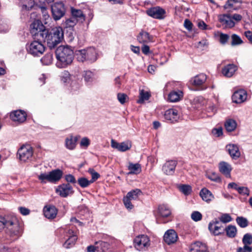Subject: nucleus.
<instances>
[{
  "label": "nucleus",
  "instance_id": "nucleus-1",
  "mask_svg": "<svg viewBox=\"0 0 252 252\" xmlns=\"http://www.w3.org/2000/svg\"><path fill=\"white\" fill-rule=\"evenodd\" d=\"M41 34L42 36L40 40L42 39L46 42L50 49L54 48L63 39V32L60 27L54 28L50 31L46 30Z\"/></svg>",
  "mask_w": 252,
  "mask_h": 252
},
{
  "label": "nucleus",
  "instance_id": "nucleus-2",
  "mask_svg": "<svg viewBox=\"0 0 252 252\" xmlns=\"http://www.w3.org/2000/svg\"><path fill=\"white\" fill-rule=\"evenodd\" d=\"M57 60L56 65L59 68H64L70 64L74 59L73 50L68 46H60L56 51Z\"/></svg>",
  "mask_w": 252,
  "mask_h": 252
},
{
  "label": "nucleus",
  "instance_id": "nucleus-3",
  "mask_svg": "<svg viewBox=\"0 0 252 252\" xmlns=\"http://www.w3.org/2000/svg\"><path fill=\"white\" fill-rule=\"evenodd\" d=\"M75 56L77 60L79 62H87L93 63L97 60L99 54L95 48L90 47L76 51Z\"/></svg>",
  "mask_w": 252,
  "mask_h": 252
},
{
  "label": "nucleus",
  "instance_id": "nucleus-4",
  "mask_svg": "<svg viewBox=\"0 0 252 252\" xmlns=\"http://www.w3.org/2000/svg\"><path fill=\"white\" fill-rule=\"evenodd\" d=\"M5 228L11 237H19L22 233V228L16 218H8Z\"/></svg>",
  "mask_w": 252,
  "mask_h": 252
},
{
  "label": "nucleus",
  "instance_id": "nucleus-5",
  "mask_svg": "<svg viewBox=\"0 0 252 252\" xmlns=\"http://www.w3.org/2000/svg\"><path fill=\"white\" fill-rule=\"evenodd\" d=\"M133 244L137 251H144L150 246V239L147 235H139L134 238Z\"/></svg>",
  "mask_w": 252,
  "mask_h": 252
},
{
  "label": "nucleus",
  "instance_id": "nucleus-6",
  "mask_svg": "<svg viewBox=\"0 0 252 252\" xmlns=\"http://www.w3.org/2000/svg\"><path fill=\"white\" fill-rule=\"evenodd\" d=\"M45 47L41 41L34 40L29 45L28 50L30 54L34 56H38L45 51Z\"/></svg>",
  "mask_w": 252,
  "mask_h": 252
},
{
  "label": "nucleus",
  "instance_id": "nucleus-7",
  "mask_svg": "<svg viewBox=\"0 0 252 252\" xmlns=\"http://www.w3.org/2000/svg\"><path fill=\"white\" fill-rule=\"evenodd\" d=\"M46 30L44 29V26L39 20L34 21L30 25V31L31 33L35 36V39L40 40L42 36V33L44 32Z\"/></svg>",
  "mask_w": 252,
  "mask_h": 252
},
{
  "label": "nucleus",
  "instance_id": "nucleus-8",
  "mask_svg": "<svg viewBox=\"0 0 252 252\" xmlns=\"http://www.w3.org/2000/svg\"><path fill=\"white\" fill-rule=\"evenodd\" d=\"M53 17L55 20L60 19L65 14V8L62 2H56L51 6Z\"/></svg>",
  "mask_w": 252,
  "mask_h": 252
},
{
  "label": "nucleus",
  "instance_id": "nucleus-9",
  "mask_svg": "<svg viewBox=\"0 0 252 252\" xmlns=\"http://www.w3.org/2000/svg\"><path fill=\"white\" fill-rule=\"evenodd\" d=\"M74 76L71 75L67 71H63L61 75V80L64 83H70L72 90L76 91L80 88V85L73 79Z\"/></svg>",
  "mask_w": 252,
  "mask_h": 252
},
{
  "label": "nucleus",
  "instance_id": "nucleus-10",
  "mask_svg": "<svg viewBox=\"0 0 252 252\" xmlns=\"http://www.w3.org/2000/svg\"><path fill=\"white\" fill-rule=\"evenodd\" d=\"M32 154V149L30 146H23L18 151L19 158L23 162H26L30 159Z\"/></svg>",
  "mask_w": 252,
  "mask_h": 252
},
{
  "label": "nucleus",
  "instance_id": "nucleus-11",
  "mask_svg": "<svg viewBox=\"0 0 252 252\" xmlns=\"http://www.w3.org/2000/svg\"><path fill=\"white\" fill-rule=\"evenodd\" d=\"M208 229L210 232L215 236L223 234L224 229L221 223L217 219L211 221L208 225Z\"/></svg>",
  "mask_w": 252,
  "mask_h": 252
},
{
  "label": "nucleus",
  "instance_id": "nucleus-12",
  "mask_svg": "<svg viewBox=\"0 0 252 252\" xmlns=\"http://www.w3.org/2000/svg\"><path fill=\"white\" fill-rule=\"evenodd\" d=\"M146 13L154 18L162 19L165 17V11L159 6H156L147 9Z\"/></svg>",
  "mask_w": 252,
  "mask_h": 252
},
{
  "label": "nucleus",
  "instance_id": "nucleus-13",
  "mask_svg": "<svg viewBox=\"0 0 252 252\" xmlns=\"http://www.w3.org/2000/svg\"><path fill=\"white\" fill-rule=\"evenodd\" d=\"M56 192L63 197H66L73 194L74 191L69 184H63L59 186L56 189Z\"/></svg>",
  "mask_w": 252,
  "mask_h": 252
},
{
  "label": "nucleus",
  "instance_id": "nucleus-14",
  "mask_svg": "<svg viewBox=\"0 0 252 252\" xmlns=\"http://www.w3.org/2000/svg\"><path fill=\"white\" fill-rule=\"evenodd\" d=\"M206 79V75L204 73H201L192 78L190 80V82L193 85L196 87H201V89L204 90L207 88V87L203 86Z\"/></svg>",
  "mask_w": 252,
  "mask_h": 252
},
{
  "label": "nucleus",
  "instance_id": "nucleus-15",
  "mask_svg": "<svg viewBox=\"0 0 252 252\" xmlns=\"http://www.w3.org/2000/svg\"><path fill=\"white\" fill-rule=\"evenodd\" d=\"M164 242L168 245L175 243L178 239V235L175 230L173 229L168 230L163 236Z\"/></svg>",
  "mask_w": 252,
  "mask_h": 252
},
{
  "label": "nucleus",
  "instance_id": "nucleus-16",
  "mask_svg": "<svg viewBox=\"0 0 252 252\" xmlns=\"http://www.w3.org/2000/svg\"><path fill=\"white\" fill-rule=\"evenodd\" d=\"M10 116L13 121L21 123L26 120L27 114L22 110H16L11 112Z\"/></svg>",
  "mask_w": 252,
  "mask_h": 252
},
{
  "label": "nucleus",
  "instance_id": "nucleus-17",
  "mask_svg": "<svg viewBox=\"0 0 252 252\" xmlns=\"http://www.w3.org/2000/svg\"><path fill=\"white\" fill-rule=\"evenodd\" d=\"M226 148L232 159L236 160L240 157L241 153L237 145L229 144L226 145Z\"/></svg>",
  "mask_w": 252,
  "mask_h": 252
},
{
  "label": "nucleus",
  "instance_id": "nucleus-18",
  "mask_svg": "<svg viewBox=\"0 0 252 252\" xmlns=\"http://www.w3.org/2000/svg\"><path fill=\"white\" fill-rule=\"evenodd\" d=\"M164 117L166 120L174 123L178 120L180 115L176 109H169L165 112Z\"/></svg>",
  "mask_w": 252,
  "mask_h": 252
},
{
  "label": "nucleus",
  "instance_id": "nucleus-19",
  "mask_svg": "<svg viewBox=\"0 0 252 252\" xmlns=\"http://www.w3.org/2000/svg\"><path fill=\"white\" fill-rule=\"evenodd\" d=\"M219 169L220 172L226 178H230V173L232 168L229 163L225 161H221L219 164Z\"/></svg>",
  "mask_w": 252,
  "mask_h": 252
},
{
  "label": "nucleus",
  "instance_id": "nucleus-20",
  "mask_svg": "<svg viewBox=\"0 0 252 252\" xmlns=\"http://www.w3.org/2000/svg\"><path fill=\"white\" fill-rule=\"evenodd\" d=\"M177 163V161L173 160L166 161L163 166V171L166 175H172L174 173Z\"/></svg>",
  "mask_w": 252,
  "mask_h": 252
},
{
  "label": "nucleus",
  "instance_id": "nucleus-21",
  "mask_svg": "<svg viewBox=\"0 0 252 252\" xmlns=\"http://www.w3.org/2000/svg\"><path fill=\"white\" fill-rule=\"evenodd\" d=\"M247 97L246 91L241 90L235 92L232 97L233 101L236 103H241L245 101Z\"/></svg>",
  "mask_w": 252,
  "mask_h": 252
},
{
  "label": "nucleus",
  "instance_id": "nucleus-22",
  "mask_svg": "<svg viewBox=\"0 0 252 252\" xmlns=\"http://www.w3.org/2000/svg\"><path fill=\"white\" fill-rule=\"evenodd\" d=\"M127 170L128 171L127 172V176L130 175H137L142 172V167L141 164L138 163L129 162Z\"/></svg>",
  "mask_w": 252,
  "mask_h": 252
},
{
  "label": "nucleus",
  "instance_id": "nucleus-23",
  "mask_svg": "<svg viewBox=\"0 0 252 252\" xmlns=\"http://www.w3.org/2000/svg\"><path fill=\"white\" fill-rule=\"evenodd\" d=\"M220 22L225 27L231 28L235 26V23L229 14H222L219 16Z\"/></svg>",
  "mask_w": 252,
  "mask_h": 252
},
{
  "label": "nucleus",
  "instance_id": "nucleus-24",
  "mask_svg": "<svg viewBox=\"0 0 252 252\" xmlns=\"http://www.w3.org/2000/svg\"><path fill=\"white\" fill-rule=\"evenodd\" d=\"M43 212L46 218L53 219L56 217L58 210L54 206H46L44 208Z\"/></svg>",
  "mask_w": 252,
  "mask_h": 252
},
{
  "label": "nucleus",
  "instance_id": "nucleus-25",
  "mask_svg": "<svg viewBox=\"0 0 252 252\" xmlns=\"http://www.w3.org/2000/svg\"><path fill=\"white\" fill-rule=\"evenodd\" d=\"M237 66L234 64L225 65L222 70V74L227 77H231L237 70Z\"/></svg>",
  "mask_w": 252,
  "mask_h": 252
},
{
  "label": "nucleus",
  "instance_id": "nucleus-26",
  "mask_svg": "<svg viewBox=\"0 0 252 252\" xmlns=\"http://www.w3.org/2000/svg\"><path fill=\"white\" fill-rule=\"evenodd\" d=\"M77 140V137L73 136L72 135L66 137L65 139V147L69 150H74L76 146V142Z\"/></svg>",
  "mask_w": 252,
  "mask_h": 252
},
{
  "label": "nucleus",
  "instance_id": "nucleus-27",
  "mask_svg": "<svg viewBox=\"0 0 252 252\" xmlns=\"http://www.w3.org/2000/svg\"><path fill=\"white\" fill-rule=\"evenodd\" d=\"M138 41L141 43H147L152 41L153 37L145 31H142L140 32L137 37Z\"/></svg>",
  "mask_w": 252,
  "mask_h": 252
},
{
  "label": "nucleus",
  "instance_id": "nucleus-28",
  "mask_svg": "<svg viewBox=\"0 0 252 252\" xmlns=\"http://www.w3.org/2000/svg\"><path fill=\"white\" fill-rule=\"evenodd\" d=\"M190 252H209L206 246L201 242H197L190 246Z\"/></svg>",
  "mask_w": 252,
  "mask_h": 252
},
{
  "label": "nucleus",
  "instance_id": "nucleus-29",
  "mask_svg": "<svg viewBox=\"0 0 252 252\" xmlns=\"http://www.w3.org/2000/svg\"><path fill=\"white\" fill-rule=\"evenodd\" d=\"M200 195L203 200L207 203H209L214 198L212 192L206 188H203L200 190Z\"/></svg>",
  "mask_w": 252,
  "mask_h": 252
},
{
  "label": "nucleus",
  "instance_id": "nucleus-30",
  "mask_svg": "<svg viewBox=\"0 0 252 252\" xmlns=\"http://www.w3.org/2000/svg\"><path fill=\"white\" fill-rule=\"evenodd\" d=\"M71 11L72 16L77 20L78 22L83 23L85 21V16L82 10L71 8Z\"/></svg>",
  "mask_w": 252,
  "mask_h": 252
},
{
  "label": "nucleus",
  "instance_id": "nucleus-31",
  "mask_svg": "<svg viewBox=\"0 0 252 252\" xmlns=\"http://www.w3.org/2000/svg\"><path fill=\"white\" fill-rule=\"evenodd\" d=\"M63 175L62 171L56 169L49 172L50 182H56L60 180Z\"/></svg>",
  "mask_w": 252,
  "mask_h": 252
},
{
  "label": "nucleus",
  "instance_id": "nucleus-32",
  "mask_svg": "<svg viewBox=\"0 0 252 252\" xmlns=\"http://www.w3.org/2000/svg\"><path fill=\"white\" fill-rule=\"evenodd\" d=\"M158 217L167 218L171 214V211L166 205H161L158 207Z\"/></svg>",
  "mask_w": 252,
  "mask_h": 252
},
{
  "label": "nucleus",
  "instance_id": "nucleus-33",
  "mask_svg": "<svg viewBox=\"0 0 252 252\" xmlns=\"http://www.w3.org/2000/svg\"><path fill=\"white\" fill-rule=\"evenodd\" d=\"M183 97V93L181 91H172L168 95V99L171 102H177Z\"/></svg>",
  "mask_w": 252,
  "mask_h": 252
},
{
  "label": "nucleus",
  "instance_id": "nucleus-34",
  "mask_svg": "<svg viewBox=\"0 0 252 252\" xmlns=\"http://www.w3.org/2000/svg\"><path fill=\"white\" fill-rule=\"evenodd\" d=\"M111 146L113 148L116 149L120 152L126 151V143L125 142L118 143L112 139L111 140Z\"/></svg>",
  "mask_w": 252,
  "mask_h": 252
},
{
  "label": "nucleus",
  "instance_id": "nucleus-35",
  "mask_svg": "<svg viewBox=\"0 0 252 252\" xmlns=\"http://www.w3.org/2000/svg\"><path fill=\"white\" fill-rule=\"evenodd\" d=\"M19 4L22 9L29 10L34 4V0H19Z\"/></svg>",
  "mask_w": 252,
  "mask_h": 252
},
{
  "label": "nucleus",
  "instance_id": "nucleus-36",
  "mask_svg": "<svg viewBox=\"0 0 252 252\" xmlns=\"http://www.w3.org/2000/svg\"><path fill=\"white\" fill-rule=\"evenodd\" d=\"M226 235L229 238H234L236 236L237 229L235 226L232 225H229L226 227L224 228Z\"/></svg>",
  "mask_w": 252,
  "mask_h": 252
},
{
  "label": "nucleus",
  "instance_id": "nucleus-37",
  "mask_svg": "<svg viewBox=\"0 0 252 252\" xmlns=\"http://www.w3.org/2000/svg\"><path fill=\"white\" fill-rule=\"evenodd\" d=\"M224 126L227 131L231 132L236 129L237 123L234 120L230 119L226 121Z\"/></svg>",
  "mask_w": 252,
  "mask_h": 252
},
{
  "label": "nucleus",
  "instance_id": "nucleus-38",
  "mask_svg": "<svg viewBox=\"0 0 252 252\" xmlns=\"http://www.w3.org/2000/svg\"><path fill=\"white\" fill-rule=\"evenodd\" d=\"M96 251L98 252H104L109 247V244L105 242L98 241L95 242Z\"/></svg>",
  "mask_w": 252,
  "mask_h": 252
},
{
  "label": "nucleus",
  "instance_id": "nucleus-39",
  "mask_svg": "<svg viewBox=\"0 0 252 252\" xmlns=\"http://www.w3.org/2000/svg\"><path fill=\"white\" fill-rule=\"evenodd\" d=\"M141 193V191L140 189H133L127 193V200H136L138 198Z\"/></svg>",
  "mask_w": 252,
  "mask_h": 252
},
{
  "label": "nucleus",
  "instance_id": "nucleus-40",
  "mask_svg": "<svg viewBox=\"0 0 252 252\" xmlns=\"http://www.w3.org/2000/svg\"><path fill=\"white\" fill-rule=\"evenodd\" d=\"M85 81L88 84H91L95 79L94 74L91 71H86L84 74Z\"/></svg>",
  "mask_w": 252,
  "mask_h": 252
},
{
  "label": "nucleus",
  "instance_id": "nucleus-41",
  "mask_svg": "<svg viewBox=\"0 0 252 252\" xmlns=\"http://www.w3.org/2000/svg\"><path fill=\"white\" fill-rule=\"evenodd\" d=\"M76 240V236L72 235L64 243L63 246L66 249H69L75 245Z\"/></svg>",
  "mask_w": 252,
  "mask_h": 252
},
{
  "label": "nucleus",
  "instance_id": "nucleus-42",
  "mask_svg": "<svg viewBox=\"0 0 252 252\" xmlns=\"http://www.w3.org/2000/svg\"><path fill=\"white\" fill-rule=\"evenodd\" d=\"M239 0H227L223 6L224 9L230 11L231 9H236L235 4L239 2Z\"/></svg>",
  "mask_w": 252,
  "mask_h": 252
},
{
  "label": "nucleus",
  "instance_id": "nucleus-43",
  "mask_svg": "<svg viewBox=\"0 0 252 252\" xmlns=\"http://www.w3.org/2000/svg\"><path fill=\"white\" fill-rule=\"evenodd\" d=\"M236 221L238 225L241 228H245L249 224L248 220L243 217H237Z\"/></svg>",
  "mask_w": 252,
  "mask_h": 252
},
{
  "label": "nucleus",
  "instance_id": "nucleus-44",
  "mask_svg": "<svg viewBox=\"0 0 252 252\" xmlns=\"http://www.w3.org/2000/svg\"><path fill=\"white\" fill-rule=\"evenodd\" d=\"M53 59V54L48 53L41 59V62L43 64L49 65L52 63Z\"/></svg>",
  "mask_w": 252,
  "mask_h": 252
},
{
  "label": "nucleus",
  "instance_id": "nucleus-45",
  "mask_svg": "<svg viewBox=\"0 0 252 252\" xmlns=\"http://www.w3.org/2000/svg\"><path fill=\"white\" fill-rule=\"evenodd\" d=\"M243 41L241 39V37L236 34H233L231 35V45L233 46L239 45L243 43Z\"/></svg>",
  "mask_w": 252,
  "mask_h": 252
},
{
  "label": "nucleus",
  "instance_id": "nucleus-46",
  "mask_svg": "<svg viewBox=\"0 0 252 252\" xmlns=\"http://www.w3.org/2000/svg\"><path fill=\"white\" fill-rule=\"evenodd\" d=\"M242 242L244 246H250L252 244V235L250 233L245 234L242 239Z\"/></svg>",
  "mask_w": 252,
  "mask_h": 252
},
{
  "label": "nucleus",
  "instance_id": "nucleus-47",
  "mask_svg": "<svg viewBox=\"0 0 252 252\" xmlns=\"http://www.w3.org/2000/svg\"><path fill=\"white\" fill-rule=\"evenodd\" d=\"M206 177L210 180L217 183H220L221 181L220 177L215 172L208 173Z\"/></svg>",
  "mask_w": 252,
  "mask_h": 252
},
{
  "label": "nucleus",
  "instance_id": "nucleus-48",
  "mask_svg": "<svg viewBox=\"0 0 252 252\" xmlns=\"http://www.w3.org/2000/svg\"><path fill=\"white\" fill-rule=\"evenodd\" d=\"M150 96V94L148 92L141 90L140 93V98L137 101L138 103H142L144 101L148 100Z\"/></svg>",
  "mask_w": 252,
  "mask_h": 252
},
{
  "label": "nucleus",
  "instance_id": "nucleus-49",
  "mask_svg": "<svg viewBox=\"0 0 252 252\" xmlns=\"http://www.w3.org/2000/svg\"><path fill=\"white\" fill-rule=\"evenodd\" d=\"M207 112L210 114V116L214 115L217 112V107L216 105L211 102L207 104V107H206Z\"/></svg>",
  "mask_w": 252,
  "mask_h": 252
},
{
  "label": "nucleus",
  "instance_id": "nucleus-50",
  "mask_svg": "<svg viewBox=\"0 0 252 252\" xmlns=\"http://www.w3.org/2000/svg\"><path fill=\"white\" fill-rule=\"evenodd\" d=\"M78 184L83 188L88 187L91 183L90 180L84 177H81L78 179Z\"/></svg>",
  "mask_w": 252,
  "mask_h": 252
},
{
  "label": "nucleus",
  "instance_id": "nucleus-51",
  "mask_svg": "<svg viewBox=\"0 0 252 252\" xmlns=\"http://www.w3.org/2000/svg\"><path fill=\"white\" fill-rule=\"evenodd\" d=\"M88 172L91 175L92 179L90 180V182H91V183L94 182L100 177V175L92 168H90L88 170Z\"/></svg>",
  "mask_w": 252,
  "mask_h": 252
},
{
  "label": "nucleus",
  "instance_id": "nucleus-52",
  "mask_svg": "<svg viewBox=\"0 0 252 252\" xmlns=\"http://www.w3.org/2000/svg\"><path fill=\"white\" fill-rule=\"evenodd\" d=\"M78 23L77 20H76L72 16L70 18L67 19L65 21V25L66 28L73 27Z\"/></svg>",
  "mask_w": 252,
  "mask_h": 252
},
{
  "label": "nucleus",
  "instance_id": "nucleus-53",
  "mask_svg": "<svg viewBox=\"0 0 252 252\" xmlns=\"http://www.w3.org/2000/svg\"><path fill=\"white\" fill-rule=\"evenodd\" d=\"M231 217L228 214H223L220 218V221L223 223H228L232 220Z\"/></svg>",
  "mask_w": 252,
  "mask_h": 252
},
{
  "label": "nucleus",
  "instance_id": "nucleus-54",
  "mask_svg": "<svg viewBox=\"0 0 252 252\" xmlns=\"http://www.w3.org/2000/svg\"><path fill=\"white\" fill-rule=\"evenodd\" d=\"M90 144V139L86 137H83L81 139L80 143V145L81 148L87 149Z\"/></svg>",
  "mask_w": 252,
  "mask_h": 252
},
{
  "label": "nucleus",
  "instance_id": "nucleus-55",
  "mask_svg": "<svg viewBox=\"0 0 252 252\" xmlns=\"http://www.w3.org/2000/svg\"><path fill=\"white\" fill-rule=\"evenodd\" d=\"M179 189L181 191H182L184 194L186 195L189 194L191 190L190 186L186 185H183L180 186Z\"/></svg>",
  "mask_w": 252,
  "mask_h": 252
},
{
  "label": "nucleus",
  "instance_id": "nucleus-56",
  "mask_svg": "<svg viewBox=\"0 0 252 252\" xmlns=\"http://www.w3.org/2000/svg\"><path fill=\"white\" fill-rule=\"evenodd\" d=\"M38 178L42 183H45V181H47L50 182L49 173H41L38 176Z\"/></svg>",
  "mask_w": 252,
  "mask_h": 252
},
{
  "label": "nucleus",
  "instance_id": "nucleus-57",
  "mask_svg": "<svg viewBox=\"0 0 252 252\" xmlns=\"http://www.w3.org/2000/svg\"><path fill=\"white\" fill-rule=\"evenodd\" d=\"M229 39V36L227 34L221 33L220 34V42L221 44H225Z\"/></svg>",
  "mask_w": 252,
  "mask_h": 252
},
{
  "label": "nucleus",
  "instance_id": "nucleus-58",
  "mask_svg": "<svg viewBox=\"0 0 252 252\" xmlns=\"http://www.w3.org/2000/svg\"><path fill=\"white\" fill-rule=\"evenodd\" d=\"M238 192L242 195L249 196L250 195V190L247 187H239L238 188Z\"/></svg>",
  "mask_w": 252,
  "mask_h": 252
},
{
  "label": "nucleus",
  "instance_id": "nucleus-59",
  "mask_svg": "<svg viewBox=\"0 0 252 252\" xmlns=\"http://www.w3.org/2000/svg\"><path fill=\"white\" fill-rule=\"evenodd\" d=\"M201 214L198 211L193 212L191 215V219L195 221H199L202 219Z\"/></svg>",
  "mask_w": 252,
  "mask_h": 252
},
{
  "label": "nucleus",
  "instance_id": "nucleus-60",
  "mask_svg": "<svg viewBox=\"0 0 252 252\" xmlns=\"http://www.w3.org/2000/svg\"><path fill=\"white\" fill-rule=\"evenodd\" d=\"M212 132L214 135L219 137L222 135V128L221 127L213 128Z\"/></svg>",
  "mask_w": 252,
  "mask_h": 252
},
{
  "label": "nucleus",
  "instance_id": "nucleus-61",
  "mask_svg": "<svg viewBox=\"0 0 252 252\" xmlns=\"http://www.w3.org/2000/svg\"><path fill=\"white\" fill-rule=\"evenodd\" d=\"M252 247L244 246L243 247L238 248L237 252H252Z\"/></svg>",
  "mask_w": 252,
  "mask_h": 252
},
{
  "label": "nucleus",
  "instance_id": "nucleus-62",
  "mask_svg": "<svg viewBox=\"0 0 252 252\" xmlns=\"http://www.w3.org/2000/svg\"><path fill=\"white\" fill-rule=\"evenodd\" d=\"M7 218L0 216V231L5 228Z\"/></svg>",
  "mask_w": 252,
  "mask_h": 252
},
{
  "label": "nucleus",
  "instance_id": "nucleus-63",
  "mask_svg": "<svg viewBox=\"0 0 252 252\" xmlns=\"http://www.w3.org/2000/svg\"><path fill=\"white\" fill-rule=\"evenodd\" d=\"M65 179L66 181L68 183H75L76 182V180L75 177L71 174L66 175L65 177Z\"/></svg>",
  "mask_w": 252,
  "mask_h": 252
},
{
  "label": "nucleus",
  "instance_id": "nucleus-64",
  "mask_svg": "<svg viewBox=\"0 0 252 252\" xmlns=\"http://www.w3.org/2000/svg\"><path fill=\"white\" fill-rule=\"evenodd\" d=\"M117 98L119 102L121 104H124L126 102V96L124 94L118 93L117 94Z\"/></svg>",
  "mask_w": 252,
  "mask_h": 252
}]
</instances>
